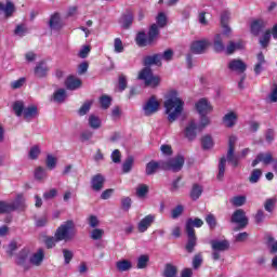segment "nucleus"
<instances>
[{"instance_id": "obj_1", "label": "nucleus", "mask_w": 277, "mask_h": 277, "mask_svg": "<svg viewBox=\"0 0 277 277\" xmlns=\"http://www.w3.org/2000/svg\"><path fill=\"white\" fill-rule=\"evenodd\" d=\"M156 23L157 24L150 25L147 32V37H146V32L144 31L137 32L135 37V42L137 47H141V48L153 47V44L157 42V39L159 38V34H160L159 29H163V27L168 25V17L166 16V13L163 12L158 13L156 17Z\"/></svg>"}, {"instance_id": "obj_2", "label": "nucleus", "mask_w": 277, "mask_h": 277, "mask_svg": "<svg viewBox=\"0 0 277 277\" xmlns=\"http://www.w3.org/2000/svg\"><path fill=\"white\" fill-rule=\"evenodd\" d=\"M237 143V136L232 135L228 138V149L227 157H221L219 161V173L216 175L217 181H223L224 174L226 172V159L228 163L233 166V168H238L239 166V157L235 156V144Z\"/></svg>"}, {"instance_id": "obj_3", "label": "nucleus", "mask_w": 277, "mask_h": 277, "mask_svg": "<svg viewBox=\"0 0 277 277\" xmlns=\"http://www.w3.org/2000/svg\"><path fill=\"white\" fill-rule=\"evenodd\" d=\"M170 98L164 102L166 114L168 115L167 120L172 123L183 114V107L185 106V102L181 100L179 96V92L171 91Z\"/></svg>"}, {"instance_id": "obj_4", "label": "nucleus", "mask_w": 277, "mask_h": 277, "mask_svg": "<svg viewBox=\"0 0 277 277\" xmlns=\"http://www.w3.org/2000/svg\"><path fill=\"white\" fill-rule=\"evenodd\" d=\"M203 225L205 221L198 217L186 220L185 230L187 235V242L185 246V250L186 252H188V254H192V252H194L198 243V237H196L195 228H202Z\"/></svg>"}, {"instance_id": "obj_5", "label": "nucleus", "mask_w": 277, "mask_h": 277, "mask_svg": "<svg viewBox=\"0 0 277 277\" xmlns=\"http://www.w3.org/2000/svg\"><path fill=\"white\" fill-rule=\"evenodd\" d=\"M13 111L15 113V116H17V118H21V116H23L26 122H31L34 119L40 116V113L38 111V106L30 105L28 107H25V103L23 101H16L13 103Z\"/></svg>"}, {"instance_id": "obj_6", "label": "nucleus", "mask_w": 277, "mask_h": 277, "mask_svg": "<svg viewBox=\"0 0 277 277\" xmlns=\"http://www.w3.org/2000/svg\"><path fill=\"white\" fill-rule=\"evenodd\" d=\"M55 237L61 241H72L77 237V225L75 221L67 220L61 224L55 230Z\"/></svg>"}, {"instance_id": "obj_7", "label": "nucleus", "mask_w": 277, "mask_h": 277, "mask_svg": "<svg viewBox=\"0 0 277 277\" xmlns=\"http://www.w3.org/2000/svg\"><path fill=\"white\" fill-rule=\"evenodd\" d=\"M185 166V157L183 155H176L166 161H161V170L171 172H181Z\"/></svg>"}, {"instance_id": "obj_8", "label": "nucleus", "mask_w": 277, "mask_h": 277, "mask_svg": "<svg viewBox=\"0 0 277 277\" xmlns=\"http://www.w3.org/2000/svg\"><path fill=\"white\" fill-rule=\"evenodd\" d=\"M210 246L212 250L213 261H220V259H222V255L220 254V252H228V250H230V241H228V239L210 240Z\"/></svg>"}, {"instance_id": "obj_9", "label": "nucleus", "mask_w": 277, "mask_h": 277, "mask_svg": "<svg viewBox=\"0 0 277 277\" xmlns=\"http://www.w3.org/2000/svg\"><path fill=\"white\" fill-rule=\"evenodd\" d=\"M137 79L145 81V85L149 88H157V85L161 83V78H159V76H154L150 67L143 68L140 71Z\"/></svg>"}, {"instance_id": "obj_10", "label": "nucleus", "mask_w": 277, "mask_h": 277, "mask_svg": "<svg viewBox=\"0 0 277 277\" xmlns=\"http://www.w3.org/2000/svg\"><path fill=\"white\" fill-rule=\"evenodd\" d=\"M261 162L264 163V166H269V163H273V169L277 174V159L274 160V155H272L271 151L258 154L251 166L252 168H256V166H259Z\"/></svg>"}, {"instance_id": "obj_11", "label": "nucleus", "mask_w": 277, "mask_h": 277, "mask_svg": "<svg viewBox=\"0 0 277 277\" xmlns=\"http://www.w3.org/2000/svg\"><path fill=\"white\" fill-rule=\"evenodd\" d=\"M230 222L232 224L238 225L236 230H241L246 228V226H248L249 224V220H248V216L246 215V211L243 209H238L234 211L230 217Z\"/></svg>"}, {"instance_id": "obj_12", "label": "nucleus", "mask_w": 277, "mask_h": 277, "mask_svg": "<svg viewBox=\"0 0 277 277\" xmlns=\"http://www.w3.org/2000/svg\"><path fill=\"white\" fill-rule=\"evenodd\" d=\"M23 207L25 205L21 199H16L13 202L0 201V215L12 213L13 211H17V209H23Z\"/></svg>"}, {"instance_id": "obj_13", "label": "nucleus", "mask_w": 277, "mask_h": 277, "mask_svg": "<svg viewBox=\"0 0 277 277\" xmlns=\"http://www.w3.org/2000/svg\"><path fill=\"white\" fill-rule=\"evenodd\" d=\"M160 105L161 104L159 101H157V96L151 95L143 106L144 116L149 117L157 114V111H159Z\"/></svg>"}, {"instance_id": "obj_14", "label": "nucleus", "mask_w": 277, "mask_h": 277, "mask_svg": "<svg viewBox=\"0 0 277 277\" xmlns=\"http://www.w3.org/2000/svg\"><path fill=\"white\" fill-rule=\"evenodd\" d=\"M195 108L197 110V114H199V116H207L211 114V111H213V105H211V102L206 97L200 98L195 104Z\"/></svg>"}, {"instance_id": "obj_15", "label": "nucleus", "mask_w": 277, "mask_h": 277, "mask_svg": "<svg viewBox=\"0 0 277 277\" xmlns=\"http://www.w3.org/2000/svg\"><path fill=\"white\" fill-rule=\"evenodd\" d=\"M211 43L208 40H198V41H194L190 45V51L192 53H194L195 55H202V53H205V51H207L208 47Z\"/></svg>"}, {"instance_id": "obj_16", "label": "nucleus", "mask_w": 277, "mask_h": 277, "mask_svg": "<svg viewBox=\"0 0 277 277\" xmlns=\"http://www.w3.org/2000/svg\"><path fill=\"white\" fill-rule=\"evenodd\" d=\"M228 68L233 72H239L240 75H243V72L248 70V65L241 60L234 58L228 63Z\"/></svg>"}, {"instance_id": "obj_17", "label": "nucleus", "mask_w": 277, "mask_h": 277, "mask_svg": "<svg viewBox=\"0 0 277 277\" xmlns=\"http://www.w3.org/2000/svg\"><path fill=\"white\" fill-rule=\"evenodd\" d=\"M155 224V214H148L143 217L137 224L138 233H146Z\"/></svg>"}, {"instance_id": "obj_18", "label": "nucleus", "mask_w": 277, "mask_h": 277, "mask_svg": "<svg viewBox=\"0 0 277 277\" xmlns=\"http://www.w3.org/2000/svg\"><path fill=\"white\" fill-rule=\"evenodd\" d=\"M133 11L131 9L126 10L119 19L122 29H130L131 25H133Z\"/></svg>"}, {"instance_id": "obj_19", "label": "nucleus", "mask_w": 277, "mask_h": 277, "mask_svg": "<svg viewBox=\"0 0 277 277\" xmlns=\"http://www.w3.org/2000/svg\"><path fill=\"white\" fill-rule=\"evenodd\" d=\"M105 187V175L97 173L91 177V189L101 192Z\"/></svg>"}, {"instance_id": "obj_20", "label": "nucleus", "mask_w": 277, "mask_h": 277, "mask_svg": "<svg viewBox=\"0 0 277 277\" xmlns=\"http://www.w3.org/2000/svg\"><path fill=\"white\" fill-rule=\"evenodd\" d=\"M265 27H267V23L266 22H264L261 18L254 19L251 23L250 31H251V34L253 36H259L265 29Z\"/></svg>"}, {"instance_id": "obj_21", "label": "nucleus", "mask_w": 277, "mask_h": 277, "mask_svg": "<svg viewBox=\"0 0 277 277\" xmlns=\"http://www.w3.org/2000/svg\"><path fill=\"white\" fill-rule=\"evenodd\" d=\"M198 124H196L195 121H190L188 126L185 128V137L189 140V142H194L196 140V136L198 135Z\"/></svg>"}, {"instance_id": "obj_22", "label": "nucleus", "mask_w": 277, "mask_h": 277, "mask_svg": "<svg viewBox=\"0 0 277 277\" xmlns=\"http://www.w3.org/2000/svg\"><path fill=\"white\" fill-rule=\"evenodd\" d=\"M144 66H162L161 53H156L154 55H147L143 58Z\"/></svg>"}, {"instance_id": "obj_23", "label": "nucleus", "mask_w": 277, "mask_h": 277, "mask_svg": "<svg viewBox=\"0 0 277 277\" xmlns=\"http://www.w3.org/2000/svg\"><path fill=\"white\" fill-rule=\"evenodd\" d=\"M4 12L5 18H10L13 16L14 12H16V6L14 5V2L6 1L5 4L0 2V14Z\"/></svg>"}, {"instance_id": "obj_24", "label": "nucleus", "mask_w": 277, "mask_h": 277, "mask_svg": "<svg viewBox=\"0 0 277 277\" xmlns=\"http://www.w3.org/2000/svg\"><path fill=\"white\" fill-rule=\"evenodd\" d=\"M42 261H44V249L40 248L30 256L29 263L35 265V267H40V265H42Z\"/></svg>"}, {"instance_id": "obj_25", "label": "nucleus", "mask_w": 277, "mask_h": 277, "mask_svg": "<svg viewBox=\"0 0 277 277\" xmlns=\"http://www.w3.org/2000/svg\"><path fill=\"white\" fill-rule=\"evenodd\" d=\"M82 81L81 79L75 77V76H69L66 80H65V87L68 89V90H79V88H81L82 85Z\"/></svg>"}, {"instance_id": "obj_26", "label": "nucleus", "mask_w": 277, "mask_h": 277, "mask_svg": "<svg viewBox=\"0 0 277 277\" xmlns=\"http://www.w3.org/2000/svg\"><path fill=\"white\" fill-rule=\"evenodd\" d=\"M49 75V66H47V63L39 62L35 67V77L38 79H44Z\"/></svg>"}, {"instance_id": "obj_27", "label": "nucleus", "mask_w": 277, "mask_h": 277, "mask_svg": "<svg viewBox=\"0 0 277 277\" xmlns=\"http://www.w3.org/2000/svg\"><path fill=\"white\" fill-rule=\"evenodd\" d=\"M228 21H230V13L225 11L221 14V26L223 28L224 36H230V28L228 27Z\"/></svg>"}, {"instance_id": "obj_28", "label": "nucleus", "mask_w": 277, "mask_h": 277, "mask_svg": "<svg viewBox=\"0 0 277 277\" xmlns=\"http://www.w3.org/2000/svg\"><path fill=\"white\" fill-rule=\"evenodd\" d=\"M49 25L51 29H56V31H60L64 27V24L62 23V17H60V13H54L51 15Z\"/></svg>"}, {"instance_id": "obj_29", "label": "nucleus", "mask_w": 277, "mask_h": 277, "mask_svg": "<svg viewBox=\"0 0 277 277\" xmlns=\"http://www.w3.org/2000/svg\"><path fill=\"white\" fill-rule=\"evenodd\" d=\"M159 170H161V161L157 162L155 160H150L145 167V174L147 176H153V174H156Z\"/></svg>"}, {"instance_id": "obj_30", "label": "nucleus", "mask_w": 277, "mask_h": 277, "mask_svg": "<svg viewBox=\"0 0 277 277\" xmlns=\"http://www.w3.org/2000/svg\"><path fill=\"white\" fill-rule=\"evenodd\" d=\"M29 254H31V250L27 247L23 248L16 255V265H25Z\"/></svg>"}, {"instance_id": "obj_31", "label": "nucleus", "mask_w": 277, "mask_h": 277, "mask_svg": "<svg viewBox=\"0 0 277 277\" xmlns=\"http://www.w3.org/2000/svg\"><path fill=\"white\" fill-rule=\"evenodd\" d=\"M237 113L229 111L223 117V122L227 129H233L237 124Z\"/></svg>"}, {"instance_id": "obj_32", "label": "nucleus", "mask_w": 277, "mask_h": 277, "mask_svg": "<svg viewBox=\"0 0 277 277\" xmlns=\"http://www.w3.org/2000/svg\"><path fill=\"white\" fill-rule=\"evenodd\" d=\"M179 274V267L172 263H167L162 273L163 277H176Z\"/></svg>"}, {"instance_id": "obj_33", "label": "nucleus", "mask_w": 277, "mask_h": 277, "mask_svg": "<svg viewBox=\"0 0 277 277\" xmlns=\"http://www.w3.org/2000/svg\"><path fill=\"white\" fill-rule=\"evenodd\" d=\"M213 47L215 53H224L226 45H224V39H222V35H215Z\"/></svg>"}, {"instance_id": "obj_34", "label": "nucleus", "mask_w": 277, "mask_h": 277, "mask_svg": "<svg viewBox=\"0 0 277 277\" xmlns=\"http://www.w3.org/2000/svg\"><path fill=\"white\" fill-rule=\"evenodd\" d=\"M243 49V41L239 40L238 42L229 41L227 48H226V54L233 55L235 51H241Z\"/></svg>"}, {"instance_id": "obj_35", "label": "nucleus", "mask_w": 277, "mask_h": 277, "mask_svg": "<svg viewBox=\"0 0 277 277\" xmlns=\"http://www.w3.org/2000/svg\"><path fill=\"white\" fill-rule=\"evenodd\" d=\"M60 241H62V240L57 239V236H55V234H54V236H47L44 238V245L48 250L55 248V246H57V243H60Z\"/></svg>"}, {"instance_id": "obj_36", "label": "nucleus", "mask_w": 277, "mask_h": 277, "mask_svg": "<svg viewBox=\"0 0 277 277\" xmlns=\"http://www.w3.org/2000/svg\"><path fill=\"white\" fill-rule=\"evenodd\" d=\"M276 202H277L276 197L267 198L264 202L265 211L267 213H274V209H276Z\"/></svg>"}, {"instance_id": "obj_37", "label": "nucleus", "mask_w": 277, "mask_h": 277, "mask_svg": "<svg viewBox=\"0 0 277 277\" xmlns=\"http://www.w3.org/2000/svg\"><path fill=\"white\" fill-rule=\"evenodd\" d=\"M116 267L118 272H129L133 267V264L129 260H121L116 263Z\"/></svg>"}, {"instance_id": "obj_38", "label": "nucleus", "mask_w": 277, "mask_h": 277, "mask_svg": "<svg viewBox=\"0 0 277 277\" xmlns=\"http://www.w3.org/2000/svg\"><path fill=\"white\" fill-rule=\"evenodd\" d=\"M134 161H135V158H133V156H128V158L124 160V162L122 164V172L124 174H129V172H131V170H133Z\"/></svg>"}, {"instance_id": "obj_39", "label": "nucleus", "mask_w": 277, "mask_h": 277, "mask_svg": "<svg viewBox=\"0 0 277 277\" xmlns=\"http://www.w3.org/2000/svg\"><path fill=\"white\" fill-rule=\"evenodd\" d=\"M150 262V256L143 254L137 259L136 267L137 269H146L148 267V263Z\"/></svg>"}, {"instance_id": "obj_40", "label": "nucleus", "mask_w": 277, "mask_h": 277, "mask_svg": "<svg viewBox=\"0 0 277 277\" xmlns=\"http://www.w3.org/2000/svg\"><path fill=\"white\" fill-rule=\"evenodd\" d=\"M202 196V186L199 184H194L190 190V198L192 200H198Z\"/></svg>"}, {"instance_id": "obj_41", "label": "nucleus", "mask_w": 277, "mask_h": 277, "mask_svg": "<svg viewBox=\"0 0 277 277\" xmlns=\"http://www.w3.org/2000/svg\"><path fill=\"white\" fill-rule=\"evenodd\" d=\"M149 187L146 184H138L136 187V196L137 198H146L148 196Z\"/></svg>"}, {"instance_id": "obj_42", "label": "nucleus", "mask_w": 277, "mask_h": 277, "mask_svg": "<svg viewBox=\"0 0 277 277\" xmlns=\"http://www.w3.org/2000/svg\"><path fill=\"white\" fill-rule=\"evenodd\" d=\"M53 98L55 103H64L66 101V90L65 89H58L54 92Z\"/></svg>"}, {"instance_id": "obj_43", "label": "nucleus", "mask_w": 277, "mask_h": 277, "mask_svg": "<svg viewBox=\"0 0 277 277\" xmlns=\"http://www.w3.org/2000/svg\"><path fill=\"white\" fill-rule=\"evenodd\" d=\"M45 166L48 170H55L57 166V158H55L53 155L48 154L45 159Z\"/></svg>"}, {"instance_id": "obj_44", "label": "nucleus", "mask_w": 277, "mask_h": 277, "mask_svg": "<svg viewBox=\"0 0 277 277\" xmlns=\"http://www.w3.org/2000/svg\"><path fill=\"white\" fill-rule=\"evenodd\" d=\"M201 146L203 150H209L210 148H213V138L211 137V135H205L201 138Z\"/></svg>"}, {"instance_id": "obj_45", "label": "nucleus", "mask_w": 277, "mask_h": 277, "mask_svg": "<svg viewBox=\"0 0 277 277\" xmlns=\"http://www.w3.org/2000/svg\"><path fill=\"white\" fill-rule=\"evenodd\" d=\"M261 176H263V171L261 169H254L249 176V182L256 183L261 180Z\"/></svg>"}, {"instance_id": "obj_46", "label": "nucleus", "mask_w": 277, "mask_h": 277, "mask_svg": "<svg viewBox=\"0 0 277 277\" xmlns=\"http://www.w3.org/2000/svg\"><path fill=\"white\" fill-rule=\"evenodd\" d=\"M100 105L102 109H109L111 106V97L109 95H102L100 97Z\"/></svg>"}, {"instance_id": "obj_47", "label": "nucleus", "mask_w": 277, "mask_h": 277, "mask_svg": "<svg viewBox=\"0 0 277 277\" xmlns=\"http://www.w3.org/2000/svg\"><path fill=\"white\" fill-rule=\"evenodd\" d=\"M101 119L94 115H91L89 117V127H91V129H101Z\"/></svg>"}, {"instance_id": "obj_48", "label": "nucleus", "mask_w": 277, "mask_h": 277, "mask_svg": "<svg viewBox=\"0 0 277 277\" xmlns=\"http://www.w3.org/2000/svg\"><path fill=\"white\" fill-rule=\"evenodd\" d=\"M202 261V253H196L193 258V269H200Z\"/></svg>"}, {"instance_id": "obj_49", "label": "nucleus", "mask_w": 277, "mask_h": 277, "mask_svg": "<svg viewBox=\"0 0 277 277\" xmlns=\"http://www.w3.org/2000/svg\"><path fill=\"white\" fill-rule=\"evenodd\" d=\"M16 250H18V242H16L15 240H12L6 249V254L10 259H12V256H14V252H16Z\"/></svg>"}, {"instance_id": "obj_50", "label": "nucleus", "mask_w": 277, "mask_h": 277, "mask_svg": "<svg viewBox=\"0 0 277 277\" xmlns=\"http://www.w3.org/2000/svg\"><path fill=\"white\" fill-rule=\"evenodd\" d=\"M269 40H272V35H269V30H266L262 39H260L262 49H267V47H269Z\"/></svg>"}, {"instance_id": "obj_51", "label": "nucleus", "mask_w": 277, "mask_h": 277, "mask_svg": "<svg viewBox=\"0 0 277 277\" xmlns=\"http://www.w3.org/2000/svg\"><path fill=\"white\" fill-rule=\"evenodd\" d=\"M35 179L37 181H44V179H47V170L42 167H38L35 170Z\"/></svg>"}, {"instance_id": "obj_52", "label": "nucleus", "mask_w": 277, "mask_h": 277, "mask_svg": "<svg viewBox=\"0 0 277 277\" xmlns=\"http://www.w3.org/2000/svg\"><path fill=\"white\" fill-rule=\"evenodd\" d=\"M210 123L211 120H209V117H207V115H200V124L197 126L198 131H203V129L209 127Z\"/></svg>"}, {"instance_id": "obj_53", "label": "nucleus", "mask_w": 277, "mask_h": 277, "mask_svg": "<svg viewBox=\"0 0 277 277\" xmlns=\"http://www.w3.org/2000/svg\"><path fill=\"white\" fill-rule=\"evenodd\" d=\"M234 207H243L246 205V196H235L229 200Z\"/></svg>"}, {"instance_id": "obj_54", "label": "nucleus", "mask_w": 277, "mask_h": 277, "mask_svg": "<svg viewBox=\"0 0 277 277\" xmlns=\"http://www.w3.org/2000/svg\"><path fill=\"white\" fill-rule=\"evenodd\" d=\"M206 223L208 224L210 230L215 229V226H217V220L215 219V215L208 214L206 216Z\"/></svg>"}, {"instance_id": "obj_55", "label": "nucleus", "mask_w": 277, "mask_h": 277, "mask_svg": "<svg viewBox=\"0 0 277 277\" xmlns=\"http://www.w3.org/2000/svg\"><path fill=\"white\" fill-rule=\"evenodd\" d=\"M103 235H105V230L101 228H94L91 232V239H93V241H98L100 239H103Z\"/></svg>"}, {"instance_id": "obj_56", "label": "nucleus", "mask_w": 277, "mask_h": 277, "mask_svg": "<svg viewBox=\"0 0 277 277\" xmlns=\"http://www.w3.org/2000/svg\"><path fill=\"white\" fill-rule=\"evenodd\" d=\"M266 241L267 243H272L271 246V254H276L277 252V241L272 235H266Z\"/></svg>"}, {"instance_id": "obj_57", "label": "nucleus", "mask_w": 277, "mask_h": 277, "mask_svg": "<svg viewBox=\"0 0 277 277\" xmlns=\"http://www.w3.org/2000/svg\"><path fill=\"white\" fill-rule=\"evenodd\" d=\"M185 208H183L182 205L176 206L172 211H171V216L173 220H176V217H181L183 215V211Z\"/></svg>"}, {"instance_id": "obj_58", "label": "nucleus", "mask_w": 277, "mask_h": 277, "mask_svg": "<svg viewBox=\"0 0 277 277\" xmlns=\"http://www.w3.org/2000/svg\"><path fill=\"white\" fill-rule=\"evenodd\" d=\"M173 57L174 51L172 49H168L161 54V60H163L164 62H172Z\"/></svg>"}, {"instance_id": "obj_59", "label": "nucleus", "mask_w": 277, "mask_h": 277, "mask_svg": "<svg viewBox=\"0 0 277 277\" xmlns=\"http://www.w3.org/2000/svg\"><path fill=\"white\" fill-rule=\"evenodd\" d=\"M255 224H263L265 222V211L262 209L258 210L254 215Z\"/></svg>"}, {"instance_id": "obj_60", "label": "nucleus", "mask_w": 277, "mask_h": 277, "mask_svg": "<svg viewBox=\"0 0 277 277\" xmlns=\"http://www.w3.org/2000/svg\"><path fill=\"white\" fill-rule=\"evenodd\" d=\"M63 256H64L65 265H69V263H70V261H72V258L75 256V254L72 253V251H70L68 249H63Z\"/></svg>"}, {"instance_id": "obj_61", "label": "nucleus", "mask_w": 277, "mask_h": 277, "mask_svg": "<svg viewBox=\"0 0 277 277\" xmlns=\"http://www.w3.org/2000/svg\"><path fill=\"white\" fill-rule=\"evenodd\" d=\"M115 53H122L124 51V45H122V39L116 38L114 41Z\"/></svg>"}, {"instance_id": "obj_62", "label": "nucleus", "mask_w": 277, "mask_h": 277, "mask_svg": "<svg viewBox=\"0 0 277 277\" xmlns=\"http://www.w3.org/2000/svg\"><path fill=\"white\" fill-rule=\"evenodd\" d=\"M92 107V102H85L78 110L79 116H85L90 108Z\"/></svg>"}, {"instance_id": "obj_63", "label": "nucleus", "mask_w": 277, "mask_h": 277, "mask_svg": "<svg viewBox=\"0 0 277 277\" xmlns=\"http://www.w3.org/2000/svg\"><path fill=\"white\" fill-rule=\"evenodd\" d=\"M131 197H123L121 199V209H123V211H129V209H131Z\"/></svg>"}, {"instance_id": "obj_64", "label": "nucleus", "mask_w": 277, "mask_h": 277, "mask_svg": "<svg viewBox=\"0 0 277 277\" xmlns=\"http://www.w3.org/2000/svg\"><path fill=\"white\" fill-rule=\"evenodd\" d=\"M14 34L15 36H24L25 34H27V27L25 26V24H18L14 29Z\"/></svg>"}]
</instances>
